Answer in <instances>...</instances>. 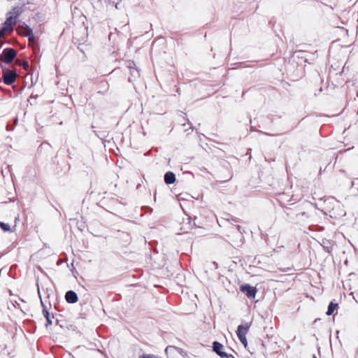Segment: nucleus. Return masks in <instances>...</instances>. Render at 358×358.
I'll return each mask as SVG.
<instances>
[{
	"mask_svg": "<svg viewBox=\"0 0 358 358\" xmlns=\"http://www.w3.org/2000/svg\"><path fill=\"white\" fill-rule=\"evenodd\" d=\"M2 69V80L5 85H11L13 84L17 78L16 70H10L6 69L2 64H1Z\"/></svg>",
	"mask_w": 358,
	"mask_h": 358,
	"instance_id": "f257e3e1",
	"label": "nucleus"
},
{
	"mask_svg": "<svg viewBox=\"0 0 358 358\" xmlns=\"http://www.w3.org/2000/svg\"><path fill=\"white\" fill-rule=\"evenodd\" d=\"M16 31L22 36L27 37L29 43L34 42L35 37L32 29L26 23L20 24L16 28Z\"/></svg>",
	"mask_w": 358,
	"mask_h": 358,
	"instance_id": "f03ea898",
	"label": "nucleus"
},
{
	"mask_svg": "<svg viewBox=\"0 0 358 358\" xmlns=\"http://www.w3.org/2000/svg\"><path fill=\"white\" fill-rule=\"evenodd\" d=\"M17 51L11 48H4L1 53V64H11L17 56Z\"/></svg>",
	"mask_w": 358,
	"mask_h": 358,
	"instance_id": "7ed1b4c3",
	"label": "nucleus"
},
{
	"mask_svg": "<svg viewBox=\"0 0 358 358\" xmlns=\"http://www.w3.org/2000/svg\"><path fill=\"white\" fill-rule=\"evenodd\" d=\"M240 290L245 293L248 298H255L257 292L255 287L251 286L249 284H244L240 287Z\"/></svg>",
	"mask_w": 358,
	"mask_h": 358,
	"instance_id": "20e7f679",
	"label": "nucleus"
},
{
	"mask_svg": "<svg viewBox=\"0 0 358 358\" xmlns=\"http://www.w3.org/2000/svg\"><path fill=\"white\" fill-rule=\"evenodd\" d=\"M128 67L129 68L130 71V76L129 77L128 80L129 82L132 83L140 77V72L138 69L136 68L134 62H131Z\"/></svg>",
	"mask_w": 358,
	"mask_h": 358,
	"instance_id": "39448f33",
	"label": "nucleus"
},
{
	"mask_svg": "<svg viewBox=\"0 0 358 358\" xmlns=\"http://www.w3.org/2000/svg\"><path fill=\"white\" fill-rule=\"evenodd\" d=\"M310 215L306 212H299L296 214V220L294 223L297 224H305L308 222Z\"/></svg>",
	"mask_w": 358,
	"mask_h": 358,
	"instance_id": "423d86ee",
	"label": "nucleus"
},
{
	"mask_svg": "<svg viewBox=\"0 0 358 358\" xmlns=\"http://www.w3.org/2000/svg\"><path fill=\"white\" fill-rule=\"evenodd\" d=\"M213 350L221 358L227 357V353L223 351L224 345L218 341L213 343Z\"/></svg>",
	"mask_w": 358,
	"mask_h": 358,
	"instance_id": "0eeeda50",
	"label": "nucleus"
},
{
	"mask_svg": "<svg viewBox=\"0 0 358 358\" xmlns=\"http://www.w3.org/2000/svg\"><path fill=\"white\" fill-rule=\"evenodd\" d=\"M65 299L69 303H75L78 301V294L73 290H69L65 294Z\"/></svg>",
	"mask_w": 358,
	"mask_h": 358,
	"instance_id": "6e6552de",
	"label": "nucleus"
},
{
	"mask_svg": "<svg viewBox=\"0 0 358 358\" xmlns=\"http://www.w3.org/2000/svg\"><path fill=\"white\" fill-rule=\"evenodd\" d=\"M284 212L286 214L287 219L290 222H294V221L296 220V214H297V213H299V211H297L296 210L292 209L291 208H289V207H285L284 208Z\"/></svg>",
	"mask_w": 358,
	"mask_h": 358,
	"instance_id": "1a4fd4ad",
	"label": "nucleus"
},
{
	"mask_svg": "<svg viewBox=\"0 0 358 358\" xmlns=\"http://www.w3.org/2000/svg\"><path fill=\"white\" fill-rule=\"evenodd\" d=\"M40 299H41V306H43V315L44 317L46 319V322H47V323L45 324V327H48L49 325L52 324V321L50 317V314L49 311L48 310L46 306L43 302L41 296H40Z\"/></svg>",
	"mask_w": 358,
	"mask_h": 358,
	"instance_id": "9d476101",
	"label": "nucleus"
},
{
	"mask_svg": "<svg viewBox=\"0 0 358 358\" xmlns=\"http://www.w3.org/2000/svg\"><path fill=\"white\" fill-rule=\"evenodd\" d=\"M250 327V323H245V324H240L237 327L236 334L238 336H246Z\"/></svg>",
	"mask_w": 358,
	"mask_h": 358,
	"instance_id": "9b49d317",
	"label": "nucleus"
},
{
	"mask_svg": "<svg viewBox=\"0 0 358 358\" xmlns=\"http://www.w3.org/2000/svg\"><path fill=\"white\" fill-rule=\"evenodd\" d=\"M176 181V176L171 171H168L164 174V182L167 185H171Z\"/></svg>",
	"mask_w": 358,
	"mask_h": 358,
	"instance_id": "f8f14e48",
	"label": "nucleus"
},
{
	"mask_svg": "<svg viewBox=\"0 0 358 358\" xmlns=\"http://www.w3.org/2000/svg\"><path fill=\"white\" fill-rule=\"evenodd\" d=\"M338 304L337 303L331 301L328 306L327 311L326 313L327 315L329 316L333 315L334 311L338 308Z\"/></svg>",
	"mask_w": 358,
	"mask_h": 358,
	"instance_id": "ddd939ff",
	"label": "nucleus"
},
{
	"mask_svg": "<svg viewBox=\"0 0 358 358\" xmlns=\"http://www.w3.org/2000/svg\"><path fill=\"white\" fill-rule=\"evenodd\" d=\"M22 7L15 6L12 8V10L8 13V15H11L13 16H16V18H18L19 16L22 13Z\"/></svg>",
	"mask_w": 358,
	"mask_h": 358,
	"instance_id": "4468645a",
	"label": "nucleus"
},
{
	"mask_svg": "<svg viewBox=\"0 0 358 358\" xmlns=\"http://www.w3.org/2000/svg\"><path fill=\"white\" fill-rule=\"evenodd\" d=\"M172 348H173V349H175L176 350H177V351H178V352L180 355H182L183 357H186L187 356V352L185 350H183V349H182V348H178V347L169 346V347H167V348H166V352H167L169 349H172Z\"/></svg>",
	"mask_w": 358,
	"mask_h": 358,
	"instance_id": "2eb2a0df",
	"label": "nucleus"
},
{
	"mask_svg": "<svg viewBox=\"0 0 358 358\" xmlns=\"http://www.w3.org/2000/svg\"><path fill=\"white\" fill-rule=\"evenodd\" d=\"M17 18H16V16L9 15V16L7 17L6 22L10 23V25L13 27L17 22Z\"/></svg>",
	"mask_w": 358,
	"mask_h": 358,
	"instance_id": "dca6fc26",
	"label": "nucleus"
},
{
	"mask_svg": "<svg viewBox=\"0 0 358 358\" xmlns=\"http://www.w3.org/2000/svg\"><path fill=\"white\" fill-rule=\"evenodd\" d=\"M0 227L5 232H6V231H11L10 225L8 224H6V223L3 222H0Z\"/></svg>",
	"mask_w": 358,
	"mask_h": 358,
	"instance_id": "f3484780",
	"label": "nucleus"
},
{
	"mask_svg": "<svg viewBox=\"0 0 358 358\" xmlns=\"http://www.w3.org/2000/svg\"><path fill=\"white\" fill-rule=\"evenodd\" d=\"M240 342L245 346L246 347L247 345H248V342H247V338H246V336H238Z\"/></svg>",
	"mask_w": 358,
	"mask_h": 358,
	"instance_id": "a211bd4d",
	"label": "nucleus"
},
{
	"mask_svg": "<svg viewBox=\"0 0 358 358\" xmlns=\"http://www.w3.org/2000/svg\"><path fill=\"white\" fill-rule=\"evenodd\" d=\"M139 358H158L157 357H155L153 355L151 354H143L139 357Z\"/></svg>",
	"mask_w": 358,
	"mask_h": 358,
	"instance_id": "6ab92c4d",
	"label": "nucleus"
},
{
	"mask_svg": "<svg viewBox=\"0 0 358 358\" xmlns=\"http://www.w3.org/2000/svg\"><path fill=\"white\" fill-rule=\"evenodd\" d=\"M20 66H22L24 69H27L29 68V63L25 61L19 64Z\"/></svg>",
	"mask_w": 358,
	"mask_h": 358,
	"instance_id": "aec40b11",
	"label": "nucleus"
},
{
	"mask_svg": "<svg viewBox=\"0 0 358 358\" xmlns=\"http://www.w3.org/2000/svg\"><path fill=\"white\" fill-rule=\"evenodd\" d=\"M236 229H237V230H238V231L239 233V236L241 237V238H243V236L242 235L243 232L241 231V229H242L240 225H237L236 226Z\"/></svg>",
	"mask_w": 358,
	"mask_h": 358,
	"instance_id": "412c9836",
	"label": "nucleus"
},
{
	"mask_svg": "<svg viewBox=\"0 0 358 358\" xmlns=\"http://www.w3.org/2000/svg\"><path fill=\"white\" fill-rule=\"evenodd\" d=\"M93 132H94V134L97 137H99V138H101V139H102V138H103V137L104 136H103V135H100V134H99L97 133V131H95V130H94V131H93Z\"/></svg>",
	"mask_w": 358,
	"mask_h": 358,
	"instance_id": "4be33fe9",
	"label": "nucleus"
},
{
	"mask_svg": "<svg viewBox=\"0 0 358 358\" xmlns=\"http://www.w3.org/2000/svg\"><path fill=\"white\" fill-rule=\"evenodd\" d=\"M38 51H39V46H38V45H35L34 47V52L35 53H36Z\"/></svg>",
	"mask_w": 358,
	"mask_h": 358,
	"instance_id": "5701e85b",
	"label": "nucleus"
},
{
	"mask_svg": "<svg viewBox=\"0 0 358 358\" xmlns=\"http://www.w3.org/2000/svg\"><path fill=\"white\" fill-rule=\"evenodd\" d=\"M6 43H8V41H2V38H1V41H0V49L1 48V47L3 46V45Z\"/></svg>",
	"mask_w": 358,
	"mask_h": 358,
	"instance_id": "b1692460",
	"label": "nucleus"
},
{
	"mask_svg": "<svg viewBox=\"0 0 358 358\" xmlns=\"http://www.w3.org/2000/svg\"><path fill=\"white\" fill-rule=\"evenodd\" d=\"M13 128L14 127L13 126L10 125V124H8L7 127H6V129H7L8 131H11V130L13 129Z\"/></svg>",
	"mask_w": 358,
	"mask_h": 358,
	"instance_id": "393cba45",
	"label": "nucleus"
},
{
	"mask_svg": "<svg viewBox=\"0 0 358 358\" xmlns=\"http://www.w3.org/2000/svg\"><path fill=\"white\" fill-rule=\"evenodd\" d=\"M223 358H235L231 354L227 353V357H223Z\"/></svg>",
	"mask_w": 358,
	"mask_h": 358,
	"instance_id": "a878e982",
	"label": "nucleus"
},
{
	"mask_svg": "<svg viewBox=\"0 0 358 358\" xmlns=\"http://www.w3.org/2000/svg\"><path fill=\"white\" fill-rule=\"evenodd\" d=\"M264 134H266V135H268V136H271V134H268V133H265V132H262Z\"/></svg>",
	"mask_w": 358,
	"mask_h": 358,
	"instance_id": "bb28decb",
	"label": "nucleus"
},
{
	"mask_svg": "<svg viewBox=\"0 0 358 358\" xmlns=\"http://www.w3.org/2000/svg\"><path fill=\"white\" fill-rule=\"evenodd\" d=\"M15 124L17 123V118H15Z\"/></svg>",
	"mask_w": 358,
	"mask_h": 358,
	"instance_id": "cd10ccee",
	"label": "nucleus"
},
{
	"mask_svg": "<svg viewBox=\"0 0 358 358\" xmlns=\"http://www.w3.org/2000/svg\"><path fill=\"white\" fill-rule=\"evenodd\" d=\"M313 358H316V357H315V355H313Z\"/></svg>",
	"mask_w": 358,
	"mask_h": 358,
	"instance_id": "c85d7f7f",
	"label": "nucleus"
},
{
	"mask_svg": "<svg viewBox=\"0 0 358 358\" xmlns=\"http://www.w3.org/2000/svg\"><path fill=\"white\" fill-rule=\"evenodd\" d=\"M357 101H358V93H357Z\"/></svg>",
	"mask_w": 358,
	"mask_h": 358,
	"instance_id": "c756f323",
	"label": "nucleus"
}]
</instances>
